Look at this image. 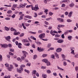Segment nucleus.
<instances>
[{"label": "nucleus", "mask_w": 78, "mask_h": 78, "mask_svg": "<svg viewBox=\"0 0 78 78\" xmlns=\"http://www.w3.org/2000/svg\"><path fill=\"white\" fill-rule=\"evenodd\" d=\"M22 52L23 53L24 55H23V56H21V59H22L23 60H24L25 59V58L26 57H27V55H28V53L26 52L25 51H22Z\"/></svg>", "instance_id": "nucleus-1"}, {"label": "nucleus", "mask_w": 78, "mask_h": 78, "mask_svg": "<svg viewBox=\"0 0 78 78\" xmlns=\"http://www.w3.org/2000/svg\"><path fill=\"white\" fill-rule=\"evenodd\" d=\"M32 10H34L35 11H37V10L39 9V8L38 5H35V6L34 7H33V5H32Z\"/></svg>", "instance_id": "nucleus-2"}, {"label": "nucleus", "mask_w": 78, "mask_h": 78, "mask_svg": "<svg viewBox=\"0 0 78 78\" xmlns=\"http://www.w3.org/2000/svg\"><path fill=\"white\" fill-rule=\"evenodd\" d=\"M45 33H43L39 35V38H40V39H42L43 38H44V37H45Z\"/></svg>", "instance_id": "nucleus-3"}, {"label": "nucleus", "mask_w": 78, "mask_h": 78, "mask_svg": "<svg viewBox=\"0 0 78 78\" xmlns=\"http://www.w3.org/2000/svg\"><path fill=\"white\" fill-rule=\"evenodd\" d=\"M10 67L8 68L7 69L9 71H11L12 70V69H14V67H13V66L11 65H10Z\"/></svg>", "instance_id": "nucleus-4"}, {"label": "nucleus", "mask_w": 78, "mask_h": 78, "mask_svg": "<svg viewBox=\"0 0 78 78\" xmlns=\"http://www.w3.org/2000/svg\"><path fill=\"white\" fill-rule=\"evenodd\" d=\"M23 70V69L22 67H20V68L19 69H18L17 71L18 72H19V73H21L22 71Z\"/></svg>", "instance_id": "nucleus-5"}, {"label": "nucleus", "mask_w": 78, "mask_h": 78, "mask_svg": "<svg viewBox=\"0 0 78 78\" xmlns=\"http://www.w3.org/2000/svg\"><path fill=\"white\" fill-rule=\"evenodd\" d=\"M6 40L7 41H10V39H11V37L10 36H8L5 37Z\"/></svg>", "instance_id": "nucleus-6"}, {"label": "nucleus", "mask_w": 78, "mask_h": 78, "mask_svg": "<svg viewBox=\"0 0 78 78\" xmlns=\"http://www.w3.org/2000/svg\"><path fill=\"white\" fill-rule=\"evenodd\" d=\"M8 46V45L7 44H1V47L2 48H7Z\"/></svg>", "instance_id": "nucleus-7"}, {"label": "nucleus", "mask_w": 78, "mask_h": 78, "mask_svg": "<svg viewBox=\"0 0 78 78\" xmlns=\"http://www.w3.org/2000/svg\"><path fill=\"white\" fill-rule=\"evenodd\" d=\"M14 35H18V34H20V32H17V30H15V31H14Z\"/></svg>", "instance_id": "nucleus-8"}, {"label": "nucleus", "mask_w": 78, "mask_h": 78, "mask_svg": "<svg viewBox=\"0 0 78 78\" xmlns=\"http://www.w3.org/2000/svg\"><path fill=\"white\" fill-rule=\"evenodd\" d=\"M57 20L59 22H64V20L62 18H57Z\"/></svg>", "instance_id": "nucleus-9"}, {"label": "nucleus", "mask_w": 78, "mask_h": 78, "mask_svg": "<svg viewBox=\"0 0 78 78\" xmlns=\"http://www.w3.org/2000/svg\"><path fill=\"white\" fill-rule=\"evenodd\" d=\"M37 50L39 51H44L43 48H40L39 47L37 48Z\"/></svg>", "instance_id": "nucleus-10"}, {"label": "nucleus", "mask_w": 78, "mask_h": 78, "mask_svg": "<svg viewBox=\"0 0 78 78\" xmlns=\"http://www.w3.org/2000/svg\"><path fill=\"white\" fill-rule=\"evenodd\" d=\"M37 73V71H36V70H33L32 73L33 76H35V74H36Z\"/></svg>", "instance_id": "nucleus-11"}, {"label": "nucleus", "mask_w": 78, "mask_h": 78, "mask_svg": "<svg viewBox=\"0 0 78 78\" xmlns=\"http://www.w3.org/2000/svg\"><path fill=\"white\" fill-rule=\"evenodd\" d=\"M57 42L59 43H62V42H64V40H63L60 39L57 41Z\"/></svg>", "instance_id": "nucleus-12"}, {"label": "nucleus", "mask_w": 78, "mask_h": 78, "mask_svg": "<svg viewBox=\"0 0 78 78\" xmlns=\"http://www.w3.org/2000/svg\"><path fill=\"white\" fill-rule=\"evenodd\" d=\"M24 17L25 18H27V19H31V18H32V17L31 16H30L29 15H27V16H25Z\"/></svg>", "instance_id": "nucleus-13"}, {"label": "nucleus", "mask_w": 78, "mask_h": 78, "mask_svg": "<svg viewBox=\"0 0 78 78\" xmlns=\"http://www.w3.org/2000/svg\"><path fill=\"white\" fill-rule=\"evenodd\" d=\"M69 6V7H70V8H73V6H75V4H74V3H72L70 4Z\"/></svg>", "instance_id": "nucleus-14"}, {"label": "nucleus", "mask_w": 78, "mask_h": 78, "mask_svg": "<svg viewBox=\"0 0 78 78\" xmlns=\"http://www.w3.org/2000/svg\"><path fill=\"white\" fill-rule=\"evenodd\" d=\"M17 45L18 48H22V44L20 43H19Z\"/></svg>", "instance_id": "nucleus-15"}, {"label": "nucleus", "mask_w": 78, "mask_h": 78, "mask_svg": "<svg viewBox=\"0 0 78 78\" xmlns=\"http://www.w3.org/2000/svg\"><path fill=\"white\" fill-rule=\"evenodd\" d=\"M62 51V49L61 48H58L57 50H56V51L57 52H60Z\"/></svg>", "instance_id": "nucleus-16"}, {"label": "nucleus", "mask_w": 78, "mask_h": 78, "mask_svg": "<svg viewBox=\"0 0 78 78\" xmlns=\"http://www.w3.org/2000/svg\"><path fill=\"white\" fill-rule=\"evenodd\" d=\"M60 28H61V24H59L58 25L57 28L58 30H60Z\"/></svg>", "instance_id": "nucleus-17"}, {"label": "nucleus", "mask_w": 78, "mask_h": 78, "mask_svg": "<svg viewBox=\"0 0 78 78\" xmlns=\"http://www.w3.org/2000/svg\"><path fill=\"white\" fill-rule=\"evenodd\" d=\"M57 69H59V70H62V71H63V70H64V69H62V68H60L58 66H57Z\"/></svg>", "instance_id": "nucleus-18"}, {"label": "nucleus", "mask_w": 78, "mask_h": 78, "mask_svg": "<svg viewBox=\"0 0 78 78\" xmlns=\"http://www.w3.org/2000/svg\"><path fill=\"white\" fill-rule=\"evenodd\" d=\"M42 62H44L45 63H47V62H48V60L46 59H43L42 60Z\"/></svg>", "instance_id": "nucleus-19"}, {"label": "nucleus", "mask_w": 78, "mask_h": 78, "mask_svg": "<svg viewBox=\"0 0 78 78\" xmlns=\"http://www.w3.org/2000/svg\"><path fill=\"white\" fill-rule=\"evenodd\" d=\"M29 33H31V34H36V32H33L32 31H30L28 32Z\"/></svg>", "instance_id": "nucleus-20"}, {"label": "nucleus", "mask_w": 78, "mask_h": 78, "mask_svg": "<svg viewBox=\"0 0 78 78\" xmlns=\"http://www.w3.org/2000/svg\"><path fill=\"white\" fill-rule=\"evenodd\" d=\"M72 36H69L68 37V39L69 41H71L72 40Z\"/></svg>", "instance_id": "nucleus-21"}, {"label": "nucleus", "mask_w": 78, "mask_h": 78, "mask_svg": "<svg viewBox=\"0 0 78 78\" xmlns=\"http://www.w3.org/2000/svg\"><path fill=\"white\" fill-rule=\"evenodd\" d=\"M30 38H31V39H33L34 40H35V41H36V38L34 37L33 36H31L30 37Z\"/></svg>", "instance_id": "nucleus-22"}, {"label": "nucleus", "mask_w": 78, "mask_h": 78, "mask_svg": "<svg viewBox=\"0 0 78 78\" xmlns=\"http://www.w3.org/2000/svg\"><path fill=\"white\" fill-rule=\"evenodd\" d=\"M12 13V11L11 10H9L7 12V14H11Z\"/></svg>", "instance_id": "nucleus-23"}, {"label": "nucleus", "mask_w": 78, "mask_h": 78, "mask_svg": "<svg viewBox=\"0 0 78 78\" xmlns=\"http://www.w3.org/2000/svg\"><path fill=\"white\" fill-rule=\"evenodd\" d=\"M5 29L6 31H9V29L8 28V27H5Z\"/></svg>", "instance_id": "nucleus-24"}, {"label": "nucleus", "mask_w": 78, "mask_h": 78, "mask_svg": "<svg viewBox=\"0 0 78 78\" xmlns=\"http://www.w3.org/2000/svg\"><path fill=\"white\" fill-rule=\"evenodd\" d=\"M22 26L23 27L24 29V30H26V28H27V27H25V26L24 25V24L23 23H22Z\"/></svg>", "instance_id": "nucleus-25"}, {"label": "nucleus", "mask_w": 78, "mask_h": 78, "mask_svg": "<svg viewBox=\"0 0 78 78\" xmlns=\"http://www.w3.org/2000/svg\"><path fill=\"white\" fill-rule=\"evenodd\" d=\"M32 6H33V5H27L26 7V8H28L29 7H31V9H32Z\"/></svg>", "instance_id": "nucleus-26"}, {"label": "nucleus", "mask_w": 78, "mask_h": 78, "mask_svg": "<svg viewBox=\"0 0 78 78\" xmlns=\"http://www.w3.org/2000/svg\"><path fill=\"white\" fill-rule=\"evenodd\" d=\"M17 4H14L12 6V8H16V7H17Z\"/></svg>", "instance_id": "nucleus-27"}, {"label": "nucleus", "mask_w": 78, "mask_h": 78, "mask_svg": "<svg viewBox=\"0 0 78 78\" xmlns=\"http://www.w3.org/2000/svg\"><path fill=\"white\" fill-rule=\"evenodd\" d=\"M61 55H62V58L63 59H65L66 56H65V55H64L62 54Z\"/></svg>", "instance_id": "nucleus-28"}, {"label": "nucleus", "mask_w": 78, "mask_h": 78, "mask_svg": "<svg viewBox=\"0 0 78 78\" xmlns=\"http://www.w3.org/2000/svg\"><path fill=\"white\" fill-rule=\"evenodd\" d=\"M55 37H60V35L58 34H56L55 35Z\"/></svg>", "instance_id": "nucleus-29"}, {"label": "nucleus", "mask_w": 78, "mask_h": 78, "mask_svg": "<svg viewBox=\"0 0 78 78\" xmlns=\"http://www.w3.org/2000/svg\"><path fill=\"white\" fill-rule=\"evenodd\" d=\"M37 55H34V58H33L34 59H36L37 58Z\"/></svg>", "instance_id": "nucleus-30"}, {"label": "nucleus", "mask_w": 78, "mask_h": 78, "mask_svg": "<svg viewBox=\"0 0 78 78\" xmlns=\"http://www.w3.org/2000/svg\"><path fill=\"white\" fill-rule=\"evenodd\" d=\"M24 34H25L24 33H22L20 35V37H23V36H24Z\"/></svg>", "instance_id": "nucleus-31"}, {"label": "nucleus", "mask_w": 78, "mask_h": 78, "mask_svg": "<svg viewBox=\"0 0 78 78\" xmlns=\"http://www.w3.org/2000/svg\"><path fill=\"white\" fill-rule=\"evenodd\" d=\"M10 30L11 31H15V30H15L12 27L10 29Z\"/></svg>", "instance_id": "nucleus-32"}, {"label": "nucleus", "mask_w": 78, "mask_h": 78, "mask_svg": "<svg viewBox=\"0 0 78 78\" xmlns=\"http://www.w3.org/2000/svg\"><path fill=\"white\" fill-rule=\"evenodd\" d=\"M50 65V62H47V66H49Z\"/></svg>", "instance_id": "nucleus-33"}, {"label": "nucleus", "mask_w": 78, "mask_h": 78, "mask_svg": "<svg viewBox=\"0 0 78 78\" xmlns=\"http://www.w3.org/2000/svg\"><path fill=\"white\" fill-rule=\"evenodd\" d=\"M61 37L62 39H64L65 38V36H64V34H62L61 35Z\"/></svg>", "instance_id": "nucleus-34"}, {"label": "nucleus", "mask_w": 78, "mask_h": 78, "mask_svg": "<svg viewBox=\"0 0 78 78\" xmlns=\"http://www.w3.org/2000/svg\"><path fill=\"white\" fill-rule=\"evenodd\" d=\"M42 76L44 78H46L47 77V75L46 74H43L42 75Z\"/></svg>", "instance_id": "nucleus-35"}, {"label": "nucleus", "mask_w": 78, "mask_h": 78, "mask_svg": "<svg viewBox=\"0 0 78 78\" xmlns=\"http://www.w3.org/2000/svg\"><path fill=\"white\" fill-rule=\"evenodd\" d=\"M69 34V31H68V30H67L66 32H65L64 33L65 35H66V34Z\"/></svg>", "instance_id": "nucleus-36"}, {"label": "nucleus", "mask_w": 78, "mask_h": 78, "mask_svg": "<svg viewBox=\"0 0 78 78\" xmlns=\"http://www.w3.org/2000/svg\"><path fill=\"white\" fill-rule=\"evenodd\" d=\"M47 56V54H44L42 55V56L43 57V58H44L45 57V56Z\"/></svg>", "instance_id": "nucleus-37"}, {"label": "nucleus", "mask_w": 78, "mask_h": 78, "mask_svg": "<svg viewBox=\"0 0 78 78\" xmlns=\"http://www.w3.org/2000/svg\"><path fill=\"white\" fill-rule=\"evenodd\" d=\"M19 8H24V6H23V5H20L19 6Z\"/></svg>", "instance_id": "nucleus-38"}, {"label": "nucleus", "mask_w": 78, "mask_h": 78, "mask_svg": "<svg viewBox=\"0 0 78 78\" xmlns=\"http://www.w3.org/2000/svg\"><path fill=\"white\" fill-rule=\"evenodd\" d=\"M32 47L34 48H36V46H35V44H32Z\"/></svg>", "instance_id": "nucleus-39"}, {"label": "nucleus", "mask_w": 78, "mask_h": 78, "mask_svg": "<svg viewBox=\"0 0 78 78\" xmlns=\"http://www.w3.org/2000/svg\"><path fill=\"white\" fill-rule=\"evenodd\" d=\"M51 19V17L48 18L46 19V20L48 21V20H50Z\"/></svg>", "instance_id": "nucleus-40"}, {"label": "nucleus", "mask_w": 78, "mask_h": 78, "mask_svg": "<svg viewBox=\"0 0 78 78\" xmlns=\"http://www.w3.org/2000/svg\"><path fill=\"white\" fill-rule=\"evenodd\" d=\"M24 70L25 72H27V73H29L30 72L29 71H28L26 69H25Z\"/></svg>", "instance_id": "nucleus-41"}, {"label": "nucleus", "mask_w": 78, "mask_h": 78, "mask_svg": "<svg viewBox=\"0 0 78 78\" xmlns=\"http://www.w3.org/2000/svg\"><path fill=\"white\" fill-rule=\"evenodd\" d=\"M63 65L64 66H67V62H63Z\"/></svg>", "instance_id": "nucleus-42"}, {"label": "nucleus", "mask_w": 78, "mask_h": 78, "mask_svg": "<svg viewBox=\"0 0 78 78\" xmlns=\"http://www.w3.org/2000/svg\"><path fill=\"white\" fill-rule=\"evenodd\" d=\"M72 21V20L70 19H68L67 20V22H71Z\"/></svg>", "instance_id": "nucleus-43"}, {"label": "nucleus", "mask_w": 78, "mask_h": 78, "mask_svg": "<svg viewBox=\"0 0 78 78\" xmlns=\"http://www.w3.org/2000/svg\"><path fill=\"white\" fill-rule=\"evenodd\" d=\"M51 46V44H48L47 46V47H48V48H49V47H50Z\"/></svg>", "instance_id": "nucleus-44"}, {"label": "nucleus", "mask_w": 78, "mask_h": 78, "mask_svg": "<svg viewBox=\"0 0 78 78\" xmlns=\"http://www.w3.org/2000/svg\"><path fill=\"white\" fill-rule=\"evenodd\" d=\"M11 76H5L4 78H10Z\"/></svg>", "instance_id": "nucleus-45"}, {"label": "nucleus", "mask_w": 78, "mask_h": 78, "mask_svg": "<svg viewBox=\"0 0 78 78\" xmlns=\"http://www.w3.org/2000/svg\"><path fill=\"white\" fill-rule=\"evenodd\" d=\"M47 72L48 73H51V71L50 70H48L47 71Z\"/></svg>", "instance_id": "nucleus-46"}, {"label": "nucleus", "mask_w": 78, "mask_h": 78, "mask_svg": "<svg viewBox=\"0 0 78 78\" xmlns=\"http://www.w3.org/2000/svg\"><path fill=\"white\" fill-rule=\"evenodd\" d=\"M70 48L71 51L74 50V49H75V48L72 47H70Z\"/></svg>", "instance_id": "nucleus-47"}, {"label": "nucleus", "mask_w": 78, "mask_h": 78, "mask_svg": "<svg viewBox=\"0 0 78 78\" xmlns=\"http://www.w3.org/2000/svg\"><path fill=\"white\" fill-rule=\"evenodd\" d=\"M44 23L47 25H48V24L49 23L48 22H47L46 21H44Z\"/></svg>", "instance_id": "nucleus-48"}, {"label": "nucleus", "mask_w": 78, "mask_h": 78, "mask_svg": "<svg viewBox=\"0 0 78 78\" xmlns=\"http://www.w3.org/2000/svg\"><path fill=\"white\" fill-rule=\"evenodd\" d=\"M55 55L56 58H59V56H58V54L55 53Z\"/></svg>", "instance_id": "nucleus-49"}, {"label": "nucleus", "mask_w": 78, "mask_h": 78, "mask_svg": "<svg viewBox=\"0 0 78 78\" xmlns=\"http://www.w3.org/2000/svg\"><path fill=\"white\" fill-rule=\"evenodd\" d=\"M53 14V13H52L51 12H50L49 13V16H52Z\"/></svg>", "instance_id": "nucleus-50"}, {"label": "nucleus", "mask_w": 78, "mask_h": 78, "mask_svg": "<svg viewBox=\"0 0 78 78\" xmlns=\"http://www.w3.org/2000/svg\"><path fill=\"white\" fill-rule=\"evenodd\" d=\"M10 51H11L12 52H13L14 51V50L13 49H12L11 48H10Z\"/></svg>", "instance_id": "nucleus-51"}, {"label": "nucleus", "mask_w": 78, "mask_h": 78, "mask_svg": "<svg viewBox=\"0 0 78 78\" xmlns=\"http://www.w3.org/2000/svg\"><path fill=\"white\" fill-rule=\"evenodd\" d=\"M26 66L30 67L31 66V63H28L27 64Z\"/></svg>", "instance_id": "nucleus-52"}, {"label": "nucleus", "mask_w": 78, "mask_h": 78, "mask_svg": "<svg viewBox=\"0 0 78 78\" xmlns=\"http://www.w3.org/2000/svg\"><path fill=\"white\" fill-rule=\"evenodd\" d=\"M2 61V55H0V61Z\"/></svg>", "instance_id": "nucleus-53"}, {"label": "nucleus", "mask_w": 78, "mask_h": 78, "mask_svg": "<svg viewBox=\"0 0 78 78\" xmlns=\"http://www.w3.org/2000/svg\"><path fill=\"white\" fill-rule=\"evenodd\" d=\"M15 17H16V15L15 14H13L12 16V17L14 19V18H15Z\"/></svg>", "instance_id": "nucleus-54"}, {"label": "nucleus", "mask_w": 78, "mask_h": 78, "mask_svg": "<svg viewBox=\"0 0 78 78\" xmlns=\"http://www.w3.org/2000/svg\"><path fill=\"white\" fill-rule=\"evenodd\" d=\"M5 66H6V67H9V64H8V63L5 64Z\"/></svg>", "instance_id": "nucleus-55"}, {"label": "nucleus", "mask_w": 78, "mask_h": 78, "mask_svg": "<svg viewBox=\"0 0 78 78\" xmlns=\"http://www.w3.org/2000/svg\"><path fill=\"white\" fill-rule=\"evenodd\" d=\"M36 76H37V77H39V73H37L36 74Z\"/></svg>", "instance_id": "nucleus-56"}, {"label": "nucleus", "mask_w": 78, "mask_h": 78, "mask_svg": "<svg viewBox=\"0 0 78 78\" xmlns=\"http://www.w3.org/2000/svg\"><path fill=\"white\" fill-rule=\"evenodd\" d=\"M38 33H42V31L41 30H39L38 31Z\"/></svg>", "instance_id": "nucleus-57"}, {"label": "nucleus", "mask_w": 78, "mask_h": 78, "mask_svg": "<svg viewBox=\"0 0 78 78\" xmlns=\"http://www.w3.org/2000/svg\"><path fill=\"white\" fill-rule=\"evenodd\" d=\"M68 32H69V33H72V32H73V30H68Z\"/></svg>", "instance_id": "nucleus-58"}, {"label": "nucleus", "mask_w": 78, "mask_h": 78, "mask_svg": "<svg viewBox=\"0 0 78 78\" xmlns=\"http://www.w3.org/2000/svg\"><path fill=\"white\" fill-rule=\"evenodd\" d=\"M34 17H37V13H36L35 12L34 13Z\"/></svg>", "instance_id": "nucleus-59"}, {"label": "nucleus", "mask_w": 78, "mask_h": 78, "mask_svg": "<svg viewBox=\"0 0 78 78\" xmlns=\"http://www.w3.org/2000/svg\"><path fill=\"white\" fill-rule=\"evenodd\" d=\"M25 25L26 27H28V26H30V24L29 23H25Z\"/></svg>", "instance_id": "nucleus-60"}, {"label": "nucleus", "mask_w": 78, "mask_h": 78, "mask_svg": "<svg viewBox=\"0 0 78 78\" xmlns=\"http://www.w3.org/2000/svg\"><path fill=\"white\" fill-rule=\"evenodd\" d=\"M66 6V4H63L61 5V7H65Z\"/></svg>", "instance_id": "nucleus-61"}, {"label": "nucleus", "mask_w": 78, "mask_h": 78, "mask_svg": "<svg viewBox=\"0 0 78 78\" xmlns=\"http://www.w3.org/2000/svg\"><path fill=\"white\" fill-rule=\"evenodd\" d=\"M43 14V12H41L38 13V15H42Z\"/></svg>", "instance_id": "nucleus-62"}, {"label": "nucleus", "mask_w": 78, "mask_h": 78, "mask_svg": "<svg viewBox=\"0 0 78 78\" xmlns=\"http://www.w3.org/2000/svg\"><path fill=\"white\" fill-rule=\"evenodd\" d=\"M75 69L76 71H77V70H78V66L76 67L75 68Z\"/></svg>", "instance_id": "nucleus-63"}, {"label": "nucleus", "mask_w": 78, "mask_h": 78, "mask_svg": "<svg viewBox=\"0 0 78 78\" xmlns=\"http://www.w3.org/2000/svg\"><path fill=\"white\" fill-rule=\"evenodd\" d=\"M74 56L75 58H78V54L75 55Z\"/></svg>", "instance_id": "nucleus-64"}]
</instances>
